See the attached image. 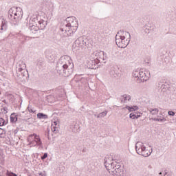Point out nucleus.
<instances>
[{"label": "nucleus", "instance_id": "c756f323", "mask_svg": "<svg viewBox=\"0 0 176 176\" xmlns=\"http://www.w3.org/2000/svg\"><path fill=\"white\" fill-rule=\"evenodd\" d=\"M154 122H160L161 123H163V122H166V118H153Z\"/></svg>", "mask_w": 176, "mask_h": 176}, {"label": "nucleus", "instance_id": "a19ab883", "mask_svg": "<svg viewBox=\"0 0 176 176\" xmlns=\"http://www.w3.org/2000/svg\"><path fill=\"white\" fill-rule=\"evenodd\" d=\"M159 175H160V176H163V174H160V173H159Z\"/></svg>", "mask_w": 176, "mask_h": 176}, {"label": "nucleus", "instance_id": "9d476101", "mask_svg": "<svg viewBox=\"0 0 176 176\" xmlns=\"http://www.w3.org/2000/svg\"><path fill=\"white\" fill-rule=\"evenodd\" d=\"M86 42H87V39L83 38V37H79L75 41L73 45V49L77 48V50H79V47L86 46Z\"/></svg>", "mask_w": 176, "mask_h": 176}, {"label": "nucleus", "instance_id": "c85d7f7f", "mask_svg": "<svg viewBox=\"0 0 176 176\" xmlns=\"http://www.w3.org/2000/svg\"><path fill=\"white\" fill-rule=\"evenodd\" d=\"M107 113H108V111H104L99 113L97 116V118H104V116H107Z\"/></svg>", "mask_w": 176, "mask_h": 176}, {"label": "nucleus", "instance_id": "423d86ee", "mask_svg": "<svg viewBox=\"0 0 176 176\" xmlns=\"http://www.w3.org/2000/svg\"><path fill=\"white\" fill-rule=\"evenodd\" d=\"M135 151L138 155H140V156H143L144 157H148V156H151V153H152V148L151 151L146 149L144 143L141 142H138L135 144Z\"/></svg>", "mask_w": 176, "mask_h": 176}, {"label": "nucleus", "instance_id": "bb28decb", "mask_svg": "<svg viewBox=\"0 0 176 176\" xmlns=\"http://www.w3.org/2000/svg\"><path fill=\"white\" fill-rule=\"evenodd\" d=\"M110 75L113 78H116V76H118V72H116V70L114 68H113L110 71Z\"/></svg>", "mask_w": 176, "mask_h": 176}, {"label": "nucleus", "instance_id": "aec40b11", "mask_svg": "<svg viewBox=\"0 0 176 176\" xmlns=\"http://www.w3.org/2000/svg\"><path fill=\"white\" fill-rule=\"evenodd\" d=\"M19 116L20 115L16 114V113H13L10 115V122L11 123H16L17 122V119H19Z\"/></svg>", "mask_w": 176, "mask_h": 176}, {"label": "nucleus", "instance_id": "e433bc0d", "mask_svg": "<svg viewBox=\"0 0 176 176\" xmlns=\"http://www.w3.org/2000/svg\"><path fill=\"white\" fill-rule=\"evenodd\" d=\"M46 157H47V153H44V155L41 157V160H45V159H46Z\"/></svg>", "mask_w": 176, "mask_h": 176}, {"label": "nucleus", "instance_id": "6e6552de", "mask_svg": "<svg viewBox=\"0 0 176 176\" xmlns=\"http://www.w3.org/2000/svg\"><path fill=\"white\" fill-rule=\"evenodd\" d=\"M28 141L31 146H42V140L39 135L34 133L30 135L28 138Z\"/></svg>", "mask_w": 176, "mask_h": 176}, {"label": "nucleus", "instance_id": "2eb2a0df", "mask_svg": "<svg viewBox=\"0 0 176 176\" xmlns=\"http://www.w3.org/2000/svg\"><path fill=\"white\" fill-rule=\"evenodd\" d=\"M60 126V122L58 121H55L52 122L51 125V129L52 133H57L58 132V127Z\"/></svg>", "mask_w": 176, "mask_h": 176}, {"label": "nucleus", "instance_id": "1a4fd4ad", "mask_svg": "<svg viewBox=\"0 0 176 176\" xmlns=\"http://www.w3.org/2000/svg\"><path fill=\"white\" fill-rule=\"evenodd\" d=\"M25 68L26 65L24 62L19 61L18 63V65H16V74H18V75L21 76V78H24L25 75H28V72L25 70Z\"/></svg>", "mask_w": 176, "mask_h": 176}, {"label": "nucleus", "instance_id": "0eeeda50", "mask_svg": "<svg viewBox=\"0 0 176 176\" xmlns=\"http://www.w3.org/2000/svg\"><path fill=\"white\" fill-rule=\"evenodd\" d=\"M64 25L65 27L69 28V30H71L72 32H76V30H78V21H76V18L74 16L67 18Z\"/></svg>", "mask_w": 176, "mask_h": 176}, {"label": "nucleus", "instance_id": "ea45409f", "mask_svg": "<svg viewBox=\"0 0 176 176\" xmlns=\"http://www.w3.org/2000/svg\"><path fill=\"white\" fill-rule=\"evenodd\" d=\"M82 152H86V149L84 148V149L82 150Z\"/></svg>", "mask_w": 176, "mask_h": 176}, {"label": "nucleus", "instance_id": "473e14b6", "mask_svg": "<svg viewBox=\"0 0 176 176\" xmlns=\"http://www.w3.org/2000/svg\"><path fill=\"white\" fill-rule=\"evenodd\" d=\"M42 65H43V60H39L37 63V67H38L39 68H41V67H42Z\"/></svg>", "mask_w": 176, "mask_h": 176}, {"label": "nucleus", "instance_id": "7ed1b4c3", "mask_svg": "<svg viewBox=\"0 0 176 176\" xmlns=\"http://www.w3.org/2000/svg\"><path fill=\"white\" fill-rule=\"evenodd\" d=\"M131 39L130 33L124 30H120L116 35V43L118 47L122 49L127 47Z\"/></svg>", "mask_w": 176, "mask_h": 176}, {"label": "nucleus", "instance_id": "6ab92c4d", "mask_svg": "<svg viewBox=\"0 0 176 176\" xmlns=\"http://www.w3.org/2000/svg\"><path fill=\"white\" fill-rule=\"evenodd\" d=\"M121 102L126 104L127 102H129V101H130V100H131V96H130V95H123L121 96Z\"/></svg>", "mask_w": 176, "mask_h": 176}, {"label": "nucleus", "instance_id": "72a5a7b5", "mask_svg": "<svg viewBox=\"0 0 176 176\" xmlns=\"http://www.w3.org/2000/svg\"><path fill=\"white\" fill-rule=\"evenodd\" d=\"M6 176H17V175H16L12 172H9V170H7Z\"/></svg>", "mask_w": 176, "mask_h": 176}, {"label": "nucleus", "instance_id": "393cba45", "mask_svg": "<svg viewBox=\"0 0 176 176\" xmlns=\"http://www.w3.org/2000/svg\"><path fill=\"white\" fill-rule=\"evenodd\" d=\"M38 26L40 30H43L46 27V21L41 20L38 21Z\"/></svg>", "mask_w": 176, "mask_h": 176}, {"label": "nucleus", "instance_id": "9b49d317", "mask_svg": "<svg viewBox=\"0 0 176 176\" xmlns=\"http://www.w3.org/2000/svg\"><path fill=\"white\" fill-rule=\"evenodd\" d=\"M74 82H76L78 86H81L82 83L87 82V79L82 77V76H75L74 78L72 80V83H74Z\"/></svg>", "mask_w": 176, "mask_h": 176}, {"label": "nucleus", "instance_id": "412c9836", "mask_svg": "<svg viewBox=\"0 0 176 176\" xmlns=\"http://www.w3.org/2000/svg\"><path fill=\"white\" fill-rule=\"evenodd\" d=\"M123 109H128L129 112H133L134 111H138V106H126L123 108Z\"/></svg>", "mask_w": 176, "mask_h": 176}, {"label": "nucleus", "instance_id": "f257e3e1", "mask_svg": "<svg viewBox=\"0 0 176 176\" xmlns=\"http://www.w3.org/2000/svg\"><path fill=\"white\" fill-rule=\"evenodd\" d=\"M56 71L64 76H69L74 72V63L71 57L65 55L61 56L56 65Z\"/></svg>", "mask_w": 176, "mask_h": 176}, {"label": "nucleus", "instance_id": "cd10ccee", "mask_svg": "<svg viewBox=\"0 0 176 176\" xmlns=\"http://www.w3.org/2000/svg\"><path fill=\"white\" fill-rule=\"evenodd\" d=\"M130 119H138L140 116L137 115L135 113H131L129 115Z\"/></svg>", "mask_w": 176, "mask_h": 176}, {"label": "nucleus", "instance_id": "a211bd4d", "mask_svg": "<svg viewBox=\"0 0 176 176\" xmlns=\"http://www.w3.org/2000/svg\"><path fill=\"white\" fill-rule=\"evenodd\" d=\"M45 56L48 60H54V52L52 50L46 51Z\"/></svg>", "mask_w": 176, "mask_h": 176}, {"label": "nucleus", "instance_id": "39448f33", "mask_svg": "<svg viewBox=\"0 0 176 176\" xmlns=\"http://www.w3.org/2000/svg\"><path fill=\"white\" fill-rule=\"evenodd\" d=\"M133 78H137V81L139 83L141 82H146L151 78V73L148 70L136 69L133 72Z\"/></svg>", "mask_w": 176, "mask_h": 176}, {"label": "nucleus", "instance_id": "f704fd0d", "mask_svg": "<svg viewBox=\"0 0 176 176\" xmlns=\"http://www.w3.org/2000/svg\"><path fill=\"white\" fill-rule=\"evenodd\" d=\"M168 113L169 116H174V115H175V113L173 111H168Z\"/></svg>", "mask_w": 176, "mask_h": 176}, {"label": "nucleus", "instance_id": "f3484780", "mask_svg": "<svg viewBox=\"0 0 176 176\" xmlns=\"http://www.w3.org/2000/svg\"><path fill=\"white\" fill-rule=\"evenodd\" d=\"M108 58V56L107 55V53L104 52V51H99V54H98V61H105Z\"/></svg>", "mask_w": 176, "mask_h": 176}, {"label": "nucleus", "instance_id": "f8f14e48", "mask_svg": "<svg viewBox=\"0 0 176 176\" xmlns=\"http://www.w3.org/2000/svg\"><path fill=\"white\" fill-rule=\"evenodd\" d=\"M29 30L32 32V34H35L36 31H38L40 30L39 26L36 25V23L34 20H30L29 21Z\"/></svg>", "mask_w": 176, "mask_h": 176}, {"label": "nucleus", "instance_id": "58836bf2", "mask_svg": "<svg viewBox=\"0 0 176 176\" xmlns=\"http://www.w3.org/2000/svg\"><path fill=\"white\" fill-rule=\"evenodd\" d=\"M38 175H41V176H43V175H45L42 172H41V173H38Z\"/></svg>", "mask_w": 176, "mask_h": 176}, {"label": "nucleus", "instance_id": "2f4dec72", "mask_svg": "<svg viewBox=\"0 0 176 176\" xmlns=\"http://www.w3.org/2000/svg\"><path fill=\"white\" fill-rule=\"evenodd\" d=\"M47 100L50 102H53L54 101H56V99H54V96H49L47 97Z\"/></svg>", "mask_w": 176, "mask_h": 176}, {"label": "nucleus", "instance_id": "4468645a", "mask_svg": "<svg viewBox=\"0 0 176 176\" xmlns=\"http://www.w3.org/2000/svg\"><path fill=\"white\" fill-rule=\"evenodd\" d=\"M6 28H8V21L3 18H0V32L6 31Z\"/></svg>", "mask_w": 176, "mask_h": 176}, {"label": "nucleus", "instance_id": "c9c22d12", "mask_svg": "<svg viewBox=\"0 0 176 176\" xmlns=\"http://www.w3.org/2000/svg\"><path fill=\"white\" fill-rule=\"evenodd\" d=\"M25 39H27L25 36H22V38L20 39L21 43H24Z\"/></svg>", "mask_w": 176, "mask_h": 176}, {"label": "nucleus", "instance_id": "5701e85b", "mask_svg": "<svg viewBox=\"0 0 176 176\" xmlns=\"http://www.w3.org/2000/svg\"><path fill=\"white\" fill-rule=\"evenodd\" d=\"M90 62L89 64L91 65V66L89 68H91L92 69H94V68H96V65H97V64H98V63H100L98 61V60H93V59H90Z\"/></svg>", "mask_w": 176, "mask_h": 176}, {"label": "nucleus", "instance_id": "f03ea898", "mask_svg": "<svg viewBox=\"0 0 176 176\" xmlns=\"http://www.w3.org/2000/svg\"><path fill=\"white\" fill-rule=\"evenodd\" d=\"M109 155H107L104 158V166L107 171L113 175H122L123 168L116 160H113Z\"/></svg>", "mask_w": 176, "mask_h": 176}, {"label": "nucleus", "instance_id": "a878e982", "mask_svg": "<svg viewBox=\"0 0 176 176\" xmlns=\"http://www.w3.org/2000/svg\"><path fill=\"white\" fill-rule=\"evenodd\" d=\"M38 119H47L48 116L46 114H44L43 113H38L37 114Z\"/></svg>", "mask_w": 176, "mask_h": 176}, {"label": "nucleus", "instance_id": "20e7f679", "mask_svg": "<svg viewBox=\"0 0 176 176\" xmlns=\"http://www.w3.org/2000/svg\"><path fill=\"white\" fill-rule=\"evenodd\" d=\"M8 19L12 24H17L23 19V10L21 8H12L8 11Z\"/></svg>", "mask_w": 176, "mask_h": 176}, {"label": "nucleus", "instance_id": "4be33fe9", "mask_svg": "<svg viewBox=\"0 0 176 176\" xmlns=\"http://www.w3.org/2000/svg\"><path fill=\"white\" fill-rule=\"evenodd\" d=\"M99 51L94 52L90 56V60H98Z\"/></svg>", "mask_w": 176, "mask_h": 176}, {"label": "nucleus", "instance_id": "79ce46f5", "mask_svg": "<svg viewBox=\"0 0 176 176\" xmlns=\"http://www.w3.org/2000/svg\"><path fill=\"white\" fill-rule=\"evenodd\" d=\"M162 87H163V85H162Z\"/></svg>", "mask_w": 176, "mask_h": 176}, {"label": "nucleus", "instance_id": "dca6fc26", "mask_svg": "<svg viewBox=\"0 0 176 176\" xmlns=\"http://www.w3.org/2000/svg\"><path fill=\"white\" fill-rule=\"evenodd\" d=\"M96 39L102 45H107V38L104 37V34H98L96 36Z\"/></svg>", "mask_w": 176, "mask_h": 176}, {"label": "nucleus", "instance_id": "b1692460", "mask_svg": "<svg viewBox=\"0 0 176 176\" xmlns=\"http://www.w3.org/2000/svg\"><path fill=\"white\" fill-rule=\"evenodd\" d=\"M148 112L151 113V115L156 116L157 113H159V109H148Z\"/></svg>", "mask_w": 176, "mask_h": 176}, {"label": "nucleus", "instance_id": "7c9ffc66", "mask_svg": "<svg viewBox=\"0 0 176 176\" xmlns=\"http://www.w3.org/2000/svg\"><path fill=\"white\" fill-rule=\"evenodd\" d=\"M5 124H8V121H5L3 118H0V126H5Z\"/></svg>", "mask_w": 176, "mask_h": 176}, {"label": "nucleus", "instance_id": "4c0bfd02", "mask_svg": "<svg viewBox=\"0 0 176 176\" xmlns=\"http://www.w3.org/2000/svg\"><path fill=\"white\" fill-rule=\"evenodd\" d=\"M28 109L29 112H30V113L34 112V110H32V109H30V107H28Z\"/></svg>", "mask_w": 176, "mask_h": 176}, {"label": "nucleus", "instance_id": "ddd939ff", "mask_svg": "<svg viewBox=\"0 0 176 176\" xmlns=\"http://www.w3.org/2000/svg\"><path fill=\"white\" fill-rule=\"evenodd\" d=\"M68 28V27L63 26V28H60V34L64 38H67V36H69V35H71V32H69L71 30H69V28Z\"/></svg>", "mask_w": 176, "mask_h": 176}]
</instances>
